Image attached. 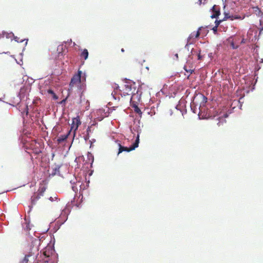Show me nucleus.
I'll return each mask as SVG.
<instances>
[{
  "mask_svg": "<svg viewBox=\"0 0 263 263\" xmlns=\"http://www.w3.org/2000/svg\"><path fill=\"white\" fill-rule=\"evenodd\" d=\"M135 85V84H132L130 82H126L122 90H120V95L124 97L135 95L137 92Z\"/></svg>",
  "mask_w": 263,
  "mask_h": 263,
  "instance_id": "nucleus-1",
  "label": "nucleus"
},
{
  "mask_svg": "<svg viewBox=\"0 0 263 263\" xmlns=\"http://www.w3.org/2000/svg\"><path fill=\"white\" fill-rule=\"evenodd\" d=\"M82 72L81 71H79L78 73L76 74H74L73 77L71 78V81L69 84V90H72L73 87H77L78 89L81 88V77Z\"/></svg>",
  "mask_w": 263,
  "mask_h": 263,
  "instance_id": "nucleus-2",
  "label": "nucleus"
},
{
  "mask_svg": "<svg viewBox=\"0 0 263 263\" xmlns=\"http://www.w3.org/2000/svg\"><path fill=\"white\" fill-rule=\"evenodd\" d=\"M139 143V135H138L135 142L129 147H124L123 146H122L120 144H119V148L118 154L124 151L129 152L130 151L134 150L136 148L138 147Z\"/></svg>",
  "mask_w": 263,
  "mask_h": 263,
  "instance_id": "nucleus-3",
  "label": "nucleus"
},
{
  "mask_svg": "<svg viewBox=\"0 0 263 263\" xmlns=\"http://www.w3.org/2000/svg\"><path fill=\"white\" fill-rule=\"evenodd\" d=\"M46 187L44 186L40 187L37 193H35L31 198L32 205H34L41 197L43 196Z\"/></svg>",
  "mask_w": 263,
  "mask_h": 263,
  "instance_id": "nucleus-4",
  "label": "nucleus"
},
{
  "mask_svg": "<svg viewBox=\"0 0 263 263\" xmlns=\"http://www.w3.org/2000/svg\"><path fill=\"white\" fill-rule=\"evenodd\" d=\"M31 148L32 149L33 153L36 155H38L42 153V147L41 145L39 143L33 142L31 144Z\"/></svg>",
  "mask_w": 263,
  "mask_h": 263,
  "instance_id": "nucleus-5",
  "label": "nucleus"
},
{
  "mask_svg": "<svg viewBox=\"0 0 263 263\" xmlns=\"http://www.w3.org/2000/svg\"><path fill=\"white\" fill-rule=\"evenodd\" d=\"M50 255L46 251L44 252L42 259H38L36 262L33 263H49Z\"/></svg>",
  "mask_w": 263,
  "mask_h": 263,
  "instance_id": "nucleus-6",
  "label": "nucleus"
},
{
  "mask_svg": "<svg viewBox=\"0 0 263 263\" xmlns=\"http://www.w3.org/2000/svg\"><path fill=\"white\" fill-rule=\"evenodd\" d=\"M34 251H35V252H34L32 250H31L30 251V252H29V254H27V255H26L23 259V260H22V263H28V261H29V259H28V258L32 256V255H34L38 251V250L36 248H35L34 250Z\"/></svg>",
  "mask_w": 263,
  "mask_h": 263,
  "instance_id": "nucleus-7",
  "label": "nucleus"
},
{
  "mask_svg": "<svg viewBox=\"0 0 263 263\" xmlns=\"http://www.w3.org/2000/svg\"><path fill=\"white\" fill-rule=\"evenodd\" d=\"M213 14L211 16L212 18H216L220 15V11L217 9L216 6H214L212 8Z\"/></svg>",
  "mask_w": 263,
  "mask_h": 263,
  "instance_id": "nucleus-8",
  "label": "nucleus"
},
{
  "mask_svg": "<svg viewBox=\"0 0 263 263\" xmlns=\"http://www.w3.org/2000/svg\"><path fill=\"white\" fill-rule=\"evenodd\" d=\"M70 132L71 130H69L67 134H64L63 135H61L60 137H59L57 140L58 143H60L66 140L67 139L68 136L69 135Z\"/></svg>",
  "mask_w": 263,
  "mask_h": 263,
  "instance_id": "nucleus-9",
  "label": "nucleus"
},
{
  "mask_svg": "<svg viewBox=\"0 0 263 263\" xmlns=\"http://www.w3.org/2000/svg\"><path fill=\"white\" fill-rule=\"evenodd\" d=\"M202 27H200L198 29V30L197 32H192L189 37V40H191L192 39L195 38L196 39L199 37L200 35V31L201 30Z\"/></svg>",
  "mask_w": 263,
  "mask_h": 263,
  "instance_id": "nucleus-10",
  "label": "nucleus"
},
{
  "mask_svg": "<svg viewBox=\"0 0 263 263\" xmlns=\"http://www.w3.org/2000/svg\"><path fill=\"white\" fill-rule=\"evenodd\" d=\"M73 125L72 128H75V130L77 129L79 126L81 124V122L78 118H76L73 119Z\"/></svg>",
  "mask_w": 263,
  "mask_h": 263,
  "instance_id": "nucleus-11",
  "label": "nucleus"
},
{
  "mask_svg": "<svg viewBox=\"0 0 263 263\" xmlns=\"http://www.w3.org/2000/svg\"><path fill=\"white\" fill-rule=\"evenodd\" d=\"M68 215V210L64 209L62 210V212L60 216V218H62L63 221H65L67 219Z\"/></svg>",
  "mask_w": 263,
  "mask_h": 263,
  "instance_id": "nucleus-12",
  "label": "nucleus"
},
{
  "mask_svg": "<svg viewBox=\"0 0 263 263\" xmlns=\"http://www.w3.org/2000/svg\"><path fill=\"white\" fill-rule=\"evenodd\" d=\"M80 55L81 58H83L84 60H86L88 58V51L87 49H82L81 53Z\"/></svg>",
  "mask_w": 263,
  "mask_h": 263,
  "instance_id": "nucleus-13",
  "label": "nucleus"
},
{
  "mask_svg": "<svg viewBox=\"0 0 263 263\" xmlns=\"http://www.w3.org/2000/svg\"><path fill=\"white\" fill-rule=\"evenodd\" d=\"M134 111H135V112L137 113V114H138L139 116H140V117L141 118L142 117V112L141 109L137 105L134 106Z\"/></svg>",
  "mask_w": 263,
  "mask_h": 263,
  "instance_id": "nucleus-14",
  "label": "nucleus"
},
{
  "mask_svg": "<svg viewBox=\"0 0 263 263\" xmlns=\"http://www.w3.org/2000/svg\"><path fill=\"white\" fill-rule=\"evenodd\" d=\"M47 92L52 95L54 100H57L58 99V97L56 95V94L54 92V91L52 90L48 89L47 90Z\"/></svg>",
  "mask_w": 263,
  "mask_h": 263,
  "instance_id": "nucleus-15",
  "label": "nucleus"
},
{
  "mask_svg": "<svg viewBox=\"0 0 263 263\" xmlns=\"http://www.w3.org/2000/svg\"><path fill=\"white\" fill-rule=\"evenodd\" d=\"M219 120H221L222 121H219L218 123H217V125L218 126H220L221 125H222L224 123H226V120L223 119H220L219 118Z\"/></svg>",
  "mask_w": 263,
  "mask_h": 263,
  "instance_id": "nucleus-16",
  "label": "nucleus"
},
{
  "mask_svg": "<svg viewBox=\"0 0 263 263\" xmlns=\"http://www.w3.org/2000/svg\"><path fill=\"white\" fill-rule=\"evenodd\" d=\"M63 48H64V47L63 45H60L58 46L57 50L59 51V54L62 53V51L63 50Z\"/></svg>",
  "mask_w": 263,
  "mask_h": 263,
  "instance_id": "nucleus-17",
  "label": "nucleus"
},
{
  "mask_svg": "<svg viewBox=\"0 0 263 263\" xmlns=\"http://www.w3.org/2000/svg\"><path fill=\"white\" fill-rule=\"evenodd\" d=\"M184 69L187 72H189L190 73H192L194 71V70L193 69H187L186 66H185L184 67Z\"/></svg>",
  "mask_w": 263,
  "mask_h": 263,
  "instance_id": "nucleus-18",
  "label": "nucleus"
},
{
  "mask_svg": "<svg viewBox=\"0 0 263 263\" xmlns=\"http://www.w3.org/2000/svg\"><path fill=\"white\" fill-rule=\"evenodd\" d=\"M8 35H9L8 33L4 31V32H3L2 34H0V39L1 37H4L5 36H6L7 37H8Z\"/></svg>",
  "mask_w": 263,
  "mask_h": 263,
  "instance_id": "nucleus-19",
  "label": "nucleus"
},
{
  "mask_svg": "<svg viewBox=\"0 0 263 263\" xmlns=\"http://www.w3.org/2000/svg\"><path fill=\"white\" fill-rule=\"evenodd\" d=\"M200 98L202 100L203 103H205L206 102V98L203 95L200 96Z\"/></svg>",
  "mask_w": 263,
  "mask_h": 263,
  "instance_id": "nucleus-20",
  "label": "nucleus"
},
{
  "mask_svg": "<svg viewBox=\"0 0 263 263\" xmlns=\"http://www.w3.org/2000/svg\"><path fill=\"white\" fill-rule=\"evenodd\" d=\"M217 26H215L213 28H212V30L214 32V33L215 34L216 33L217 31Z\"/></svg>",
  "mask_w": 263,
  "mask_h": 263,
  "instance_id": "nucleus-21",
  "label": "nucleus"
},
{
  "mask_svg": "<svg viewBox=\"0 0 263 263\" xmlns=\"http://www.w3.org/2000/svg\"><path fill=\"white\" fill-rule=\"evenodd\" d=\"M28 106L27 105H25V111H24V112H25L26 115H27L28 114Z\"/></svg>",
  "mask_w": 263,
  "mask_h": 263,
  "instance_id": "nucleus-22",
  "label": "nucleus"
},
{
  "mask_svg": "<svg viewBox=\"0 0 263 263\" xmlns=\"http://www.w3.org/2000/svg\"><path fill=\"white\" fill-rule=\"evenodd\" d=\"M222 22V20H219V21H217L216 20L215 21V26H217V27H218L219 25L220 24V23Z\"/></svg>",
  "mask_w": 263,
  "mask_h": 263,
  "instance_id": "nucleus-23",
  "label": "nucleus"
},
{
  "mask_svg": "<svg viewBox=\"0 0 263 263\" xmlns=\"http://www.w3.org/2000/svg\"><path fill=\"white\" fill-rule=\"evenodd\" d=\"M231 46L233 48V49H236L237 48V46H235L233 42H232L231 43Z\"/></svg>",
  "mask_w": 263,
  "mask_h": 263,
  "instance_id": "nucleus-24",
  "label": "nucleus"
},
{
  "mask_svg": "<svg viewBox=\"0 0 263 263\" xmlns=\"http://www.w3.org/2000/svg\"><path fill=\"white\" fill-rule=\"evenodd\" d=\"M113 87L115 89H118L119 86L117 84H115V86H113Z\"/></svg>",
  "mask_w": 263,
  "mask_h": 263,
  "instance_id": "nucleus-25",
  "label": "nucleus"
},
{
  "mask_svg": "<svg viewBox=\"0 0 263 263\" xmlns=\"http://www.w3.org/2000/svg\"><path fill=\"white\" fill-rule=\"evenodd\" d=\"M201 59V56L200 55V53H198V60H200Z\"/></svg>",
  "mask_w": 263,
  "mask_h": 263,
  "instance_id": "nucleus-26",
  "label": "nucleus"
},
{
  "mask_svg": "<svg viewBox=\"0 0 263 263\" xmlns=\"http://www.w3.org/2000/svg\"><path fill=\"white\" fill-rule=\"evenodd\" d=\"M204 1H205L206 0H203ZM202 0H199V4H201L202 3Z\"/></svg>",
  "mask_w": 263,
  "mask_h": 263,
  "instance_id": "nucleus-27",
  "label": "nucleus"
},
{
  "mask_svg": "<svg viewBox=\"0 0 263 263\" xmlns=\"http://www.w3.org/2000/svg\"><path fill=\"white\" fill-rule=\"evenodd\" d=\"M263 30V26H262L261 28H260V33L261 32V31Z\"/></svg>",
  "mask_w": 263,
  "mask_h": 263,
  "instance_id": "nucleus-28",
  "label": "nucleus"
},
{
  "mask_svg": "<svg viewBox=\"0 0 263 263\" xmlns=\"http://www.w3.org/2000/svg\"><path fill=\"white\" fill-rule=\"evenodd\" d=\"M195 104V101H194V100H193V102H192V104L191 105V106Z\"/></svg>",
  "mask_w": 263,
  "mask_h": 263,
  "instance_id": "nucleus-29",
  "label": "nucleus"
},
{
  "mask_svg": "<svg viewBox=\"0 0 263 263\" xmlns=\"http://www.w3.org/2000/svg\"><path fill=\"white\" fill-rule=\"evenodd\" d=\"M49 199H50L51 201H52L53 200L52 197H50Z\"/></svg>",
  "mask_w": 263,
  "mask_h": 263,
  "instance_id": "nucleus-30",
  "label": "nucleus"
},
{
  "mask_svg": "<svg viewBox=\"0 0 263 263\" xmlns=\"http://www.w3.org/2000/svg\"><path fill=\"white\" fill-rule=\"evenodd\" d=\"M121 51L122 52H124V49L123 48L121 49Z\"/></svg>",
  "mask_w": 263,
  "mask_h": 263,
  "instance_id": "nucleus-31",
  "label": "nucleus"
},
{
  "mask_svg": "<svg viewBox=\"0 0 263 263\" xmlns=\"http://www.w3.org/2000/svg\"><path fill=\"white\" fill-rule=\"evenodd\" d=\"M175 56L177 57V58H178V54H176Z\"/></svg>",
  "mask_w": 263,
  "mask_h": 263,
  "instance_id": "nucleus-32",
  "label": "nucleus"
},
{
  "mask_svg": "<svg viewBox=\"0 0 263 263\" xmlns=\"http://www.w3.org/2000/svg\"><path fill=\"white\" fill-rule=\"evenodd\" d=\"M194 52H195V51H194V50H192V53H193Z\"/></svg>",
  "mask_w": 263,
  "mask_h": 263,
  "instance_id": "nucleus-33",
  "label": "nucleus"
}]
</instances>
